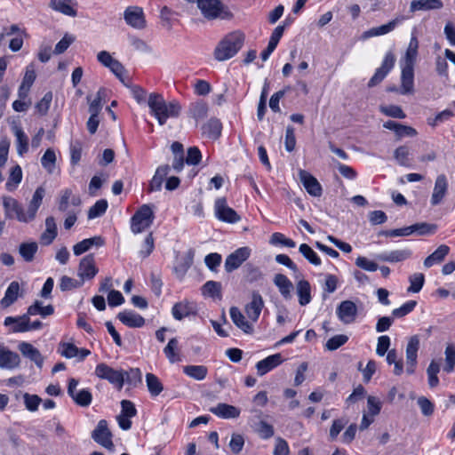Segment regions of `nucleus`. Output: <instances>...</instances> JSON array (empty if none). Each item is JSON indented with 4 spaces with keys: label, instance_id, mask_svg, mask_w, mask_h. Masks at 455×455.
<instances>
[{
    "label": "nucleus",
    "instance_id": "obj_56",
    "mask_svg": "<svg viewBox=\"0 0 455 455\" xmlns=\"http://www.w3.org/2000/svg\"><path fill=\"white\" fill-rule=\"evenodd\" d=\"M299 251L311 264L315 266H319L321 264L320 258L307 243L300 244Z\"/></svg>",
    "mask_w": 455,
    "mask_h": 455
},
{
    "label": "nucleus",
    "instance_id": "obj_31",
    "mask_svg": "<svg viewBox=\"0 0 455 455\" xmlns=\"http://www.w3.org/2000/svg\"><path fill=\"white\" fill-rule=\"evenodd\" d=\"M19 350L25 356L33 361L39 368L43 366L44 358L37 348L30 343L21 342L19 345Z\"/></svg>",
    "mask_w": 455,
    "mask_h": 455
},
{
    "label": "nucleus",
    "instance_id": "obj_1",
    "mask_svg": "<svg viewBox=\"0 0 455 455\" xmlns=\"http://www.w3.org/2000/svg\"><path fill=\"white\" fill-rule=\"evenodd\" d=\"M244 40V34L239 30L227 34L214 48V59L217 61H226L232 59L242 49Z\"/></svg>",
    "mask_w": 455,
    "mask_h": 455
},
{
    "label": "nucleus",
    "instance_id": "obj_24",
    "mask_svg": "<svg viewBox=\"0 0 455 455\" xmlns=\"http://www.w3.org/2000/svg\"><path fill=\"white\" fill-rule=\"evenodd\" d=\"M281 354H275L267 356V358L259 361L256 364L257 373L263 376L274 368L277 367L283 363Z\"/></svg>",
    "mask_w": 455,
    "mask_h": 455
},
{
    "label": "nucleus",
    "instance_id": "obj_48",
    "mask_svg": "<svg viewBox=\"0 0 455 455\" xmlns=\"http://www.w3.org/2000/svg\"><path fill=\"white\" fill-rule=\"evenodd\" d=\"M44 196L45 189L43 187H38L32 196V199L28 208L30 212V216H33L34 219L36 216V212L40 205L42 204Z\"/></svg>",
    "mask_w": 455,
    "mask_h": 455
},
{
    "label": "nucleus",
    "instance_id": "obj_9",
    "mask_svg": "<svg viewBox=\"0 0 455 455\" xmlns=\"http://www.w3.org/2000/svg\"><path fill=\"white\" fill-rule=\"evenodd\" d=\"M92 438L108 450H113L112 434L108 427V422L101 419L92 433Z\"/></svg>",
    "mask_w": 455,
    "mask_h": 455
},
{
    "label": "nucleus",
    "instance_id": "obj_27",
    "mask_svg": "<svg viewBox=\"0 0 455 455\" xmlns=\"http://www.w3.org/2000/svg\"><path fill=\"white\" fill-rule=\"evenodd\" d=\"M412 252L410 249L395 250L389 252L382 253L377 256L381 261L397 263L404 261L411 258Z\"/></svg>",
    "mask_w": 455,
    "mask_h": 455
},
{
    "label": "nucleus",
    "instance_id": "obj_11",
    "mask_svg": "<svg viewBox=\"0 0 455 455\" xmlns=\"http://www.w3.org/2000/svg\"><path fill=\"white\" fill-rule=\"evenodd\" d=\"M77 385V379H70L68 387V394L72 397L76 404L82 407H87L92 403V395L88 389L76 391Z\"/></svg>",
    "mask_w": 455,
    "mask_h": 455
},
{
    "label": "nucleus",
    "instance_id": "obj_26",
    "mask_svg": "<svg viewBox=\"0 0 455 455\" xmlns=\"http://www.w3.org/2000/svg\"><path fill=\"white\" fill-rule=\"evenodd\" d=\"M210 411L222 419H236L240 415V409L228 403H218L215 407H212Z\"/></svg>",
    "mask_w": 455,
    "mask_h": 455
},
{
    "label": "nucleus",
    "instance_id": "obj_22",
    "mask_svg": "<svg viewBox=\"0 0 455 455\" xmlns=\"http://www.w3.org/2000/svg\"><path fill=\"white\" fill-rule=\"evenodd\" d=\"M20 359L18 354L0 345V368L12 370L20 365Z\"/></svg>",
    "mask_w": 455,
    "mask_h": 455
},
{
    "label": "nucleus",
    "instance_id": "obj_21",
    "mask_svg": "<svg viewBox=\"0 0 455 455\" xmlns=\"http://www.w3.org/2000/svg\"><path fill=\"white\" fill-rule=\"evenodd\" d=\"M58 210L61 212H68L70 205L79 206L81 204V198L73 194L70 188H65L60 193L58 198Z\"/></svg>",
    "mask_w": 455,
    "mask_h": 455
},
{
    "label": "nucleus",
    "instance_id": "obj_15",
    "mask_svg": "<svg viewBox=\"0 0 455 455\" xmlns=\"http://www.w3.org/2000/svg\"><path fill=\"white\" fill-rule=\"evenodd\" d=\"M395 62V56L392 52H388L381 63V66L376 70L371 78L368 85H376L383 81L388 72L393 68Z\"/></svg>",
    "mask_w": 455,
    "mask_h": 455
},
{
    "label": "nucleus",
    "instance_id": "obj_52",
    "mask_svg": "<svg viewBox=\"0 0 455 455\" xmlns=\"http://www.w3.org/2000/svg\"><path fill=\"white\" fill-rule=\"evenodd\" d=\"M439 371H440L439 363L435 360H432L427 369L428 385L431 388L437 387L439 384V379L437 377V374Z\"/></svg>",
    "mask_w": 455,
    "mask_h": 455
},
{
    "label": "nucleus",
    "instance_id": "obj_38",
    "mask_svg": "<svg viewBox=\"0 0 455 455\" xmlns=\"http://www.w3.org/2000/svg\"><path fill=\"white\" fill-rule=\"evenodd\" d=\"M50 7L64 15L75 17L76 11L73 7V0H51Z\"/></svg>",
    "mask_w": 455,
    "mask_h": 455
},
{
    "label": "nucleus",
    "instance_id": "obj_17",
    "mask_svg": "<svg viewBox=\"0 0 455 455\" xmlns=\"http://www.w3.org/2000/svg\"><path fill=\"white\" fill-rule=\"evenodd\" d=\"M448 192V180L444 174L436 177L430 203L433 206L440 204Z\"/></svg>",
    "mask_w": 455,
    "mask_h": 455
},
{
    "label": "nucleus",
    "instance_id": "obj_39",
    "mask_svg": "<svg viewBox=\"0 0 455 455\" xmlns=\"http://www.w3.org/2000/svg\"><path fill=\"white\" fill-rule=\"evenodd\" d=\"M20 292V284L18 282H12L4 296V298L0 300V304L3 307L6 308L12 305L18 299Z\"/></svg>",
    "mask_w": 455,
    "mask_h": 455
},
{
    "label": "nucleus",
    "instance_id": "obj_37",
    "mask_svg": "<svg viewBox=\"0 0 455 455\" xmlns=\"http://www.w3.org/2000/svg\"><path fill=\"white\" fill-rule=\"evenodd\" d=\"M296 293L300 306H306L311 301V286L307 280H299L296 283Z\"/></svg>",
    "mask_w": 455,
    "mask_h": 455
},
{
    "label": "nucleus",
    "instance_id": "obj_60",
    "mask_svg": "<svg viewBox=\"0 0 455 455\" xmlns=\"http://www.w3.org/2000/svg\"><path fill=\"white\" fill-rule=\"evenodd\" d=\"M108 208V202L106 200H99L97 201L88 212V218L90 220L97 218L104 214Z\"/></svg>",
    "mask_w": 455,
    "mask_h": 455
},
{
    "label": "nucleus",
    "instance_id": "obj_34",
    "mask_svg": "<svg viewBox=\"0 0 455 455\" xmlns=\"http://www.w3.org/2000/svg\"><path fill=\"white\" fill-rule=\"evenodd\" d=\"M443 6V4L441 0H413L411 2L410 11L415 12L417 11L439 10Z\"/></svg>",
    "mask_w": 455,
    "mask_h": 455
},
{
    "label": "nucleus",
    "instance_id": "obj_33",
    "mask_svg": "<svg viewBox=\"0 0 455 455\" xmlns=\"http://www.w3.org/2000/svg\"><path fill=\"white\" fill-rule=\"evenodd\" d=\"M57 236V225L55 219L52 216L45 220V230L40 236V242L44 245L51 244Z\"/></svg>",
    "mask_w": 455,
    "mask_h": 455
},
{
    "label": "nucleus",
    "instance_id": "obj_40",
    "mask_svg": "<svg viewBox=\"0 0 455 455\" xmlns=\"http://www.w3.org/2000/svg\"><path fill=\"white\" fill-rule=\"evenodd\" d=\"M12 132L16 138L17 152L20 156H23L28 150V138L19 125L12 126Z\"/></svg>",
    "mask_w": 455,
    "mask_h": 455
},
{
    "label": "nucleus",
    "instance_id": "obj_53",
    "mask_svg": "<svg viewBox=\"0 0 455 455\" xmlns=\"http://www.w3.org/2000/svg\"><path fill=\"white\" fill-rule=\"evenodd\" d=\"M403 85H412L414 82V63L400 62Z\"/></svg>",
    "mask_w": 455,
    "mask_h": 455
},
{
    "label": "nucleus",
    "instance_id": "obj_62",
    "mask_svg": "<svg viewBox=\"0 0 455 455\" xmlns=\"http://www.w3.org/2000/svg\"><path fill=\"white\" fill-rule=\"evenodd\" d=\"M379 109L384 115L394 118L403 119L406 116L403 109L395 105L380 106Z\"/></svg>",
    "mask_w": 455,
    "mask_h": 455
},
{
    "label": "nucleus",
    "instance_id": "obj_16",
    "mask_svg": "<svg viewBox=\"0 0 455 455\" xmlns=\"http://www.w3.org/2000/svg\"><path fill=\"white\" fill-rule=\"evenodd\" d=\"M419 348V339L418 336L410 338L406 347V371L408 374H412L415 371L417 364L418 350Z\"/></svg>",
    "mask_w": 455,
    "mask_h": 455
},
{
    "label": "nucleus",
    "instance_id": "obj_23",
    "mask_svg": "<svg viewBox=\"0 0 455 455\" xmlns=\"http://www.w3.org/2000/svg\"><path fill=\"white\" fill-rule=\"evenodd\" d=\"M403 20V18H395L388 23L379 27L371 28L362 34V39L365 40L370 37L386 35L395 29L396 25Z\"/></svg>",
    "mask_w": 455,
    "mask_h": 455
},
{
    "label": "nucleus",
    "instance_id": "obj_14",
    "mask_svg": "<svg viewBox=\"0 0 455 455\" xmlns=\"http://www.w3.org/2000/svg\"><path fill=\"white\" fill-rule=\"evenodd\" d=\"M98 271L92 254L86 255L81 259L78 265L77 275L81 278L82 282L85 279H92L97 275Z\"/></svg>",
    "mask_w": 455,
    "mask_h": 455
},
{
    "label": "nucleus",
    "instance_id": "obj_6",
    "mask_svg": "<svg viewBox=\"0 0 455 455\" xmlns=\"http://www.w3.org/2000/svg\"><path fill=\"white\" fill-rule=\"evenodd\" d=\"M98 60L108 67L122 84H127L130 82L129 75L125 71L124 66L116 59H114L110 53L107 51H101L97 55Z\"/></svg>",
    "mask_w": 455,
    "mask_h": 455
},
{
    "label": "nucleus",
    "instance_id": "obj_19",
    "mask_svg": "<svg viewBox=\"0 0 455 455\" xmlns=\"http://www.w3.org/2000/svg\"><path fill=\"white\" fill-rule=\"evenodd\" d=\"M263 307L264 301L261 295L257 291H253L251 294V301L248 303L244 308L251 322L255 323L258 321Z\"/></svg>",
    "mask_w": 455,
    "mask_h": 455
},
{
    "label": "nucleus",
    "instance_id": "obj_55",
    "mask_svg": "<svg viewBox=\"0 0 455 455\" xmlns=\"http://www.w3.org/2000/svg\"><path fill=\"white\" fill-rule=\"evenodd\" d=\"M202 292L210 297H220L221 284L219 282L208 281L203 285Z\"/></svg>",
    "mask_w": 455,
    "mask_h": 455
},
{
    "label": "nucleus",
    "instance_id": "obj_7",
    "mask_svg": "<svg viewBox=\"0 0 455 455\" xmlns=\"http://www.w3.org/2000/svg\"><path fill=\"white\" fill-rule=\"evenodd\" d=\"M188 3L196 4L202 15L207 20L219 18L224 5L220 0H186Z\"/></svg>",
    "mask_w": 455,
    "mask_h": 455
},
{
    "label": "nucleus",
    "instance_id": "obj_57",
    "mask_svg": "<svg viewBox=\"0 0 455 455\" xmlns=\"http://www.w3.org/2000/svg\"><path fill=\"white\" fill-rule=\"evenodd\" d=\"M410 228L411 229V234L417 233L419 235H424L435 233L437 226L435 224L421 222L410 226Z\"/></svg>",
    "mask_w": 455,
    "mask_h": 455
},
{
    "label": "nucleus",
    "instance_id": "obj_28",
    "mask_svg": "<svg viewBox=\"0 0 455 455\" xmlns=\"http://www.w3.org/2000/svg\"><path fill=\"white\" fill-rule=\"evenodd\" d=\"M117 318L130 328H140L145 324V319L132 311H123L117 315Z\"/></svg>",
    "mask_w": 455,
    "mask_h": 455
},
{
    "label": "nucleus",
    "instance_id": "obj_3",
    "mask_svg": "<svg viewBox=\"0 0 455 455\" xmlns=\"http://www.w3.org/2000/svg\"><path fill=\"white\" fill-rule=\"evenodd\" d=\"M154 220V212L148 204L140 206L131 220V229L134 234H140L148 228Z\"/></svg>",
    "mask_w": 455,
    "mask_h": 455
},
{
    "label": "nucleus",
    "instance_id": "obj_5",
    "mask_svg": "<svg viewBox=\"0 0 455 455\" xmlns=\"http://www.w3.org/2000/svg\"><path fill=\"white\" fill-rule=\"evenodd\" d=\"M3 204L5 210V215L9 219H16L18 221L24 223L30 222L34 220L33 216H30L29 210L25 211L20 203L12 197H4Z\"/></svg>",
    "mask_w": 455,
    "mask_h": 455
},
{
    "label": "nucleus",
    "instance_id": "obj_64",
    "mask_svg": "<svg viewBox=\"0 0 455 455\" xmlns=\"http://www.w3.org/2000/svg\"><path fill=\"white\" fill-rule=\"evenodd\" d=\"M243 445H244L243 436L240 434L234 433L231 435V439L229 442V448H230L231 451L234 454L237 455L242 451Z\"/></svg>",
    "mask_w": 455,
    "mask_h": 455
},
{
    "label": "nucleus",
    "instance_id": "obj_4",
    "mask_svg": "<svg viewBox=\"0 0 455 455\" xmlns=\"http://www.w3.org/2000/svg\"><path fill=\"white\" fill-rule=\"evenodd\" d=\"M126 371L123 370H115L106 363H100L95 368V375L101 379H106L114 385L118 390H121L124 383Z\"/></svg>",
    "mask_w": 455,
    "mask_h": 455
},
{
    "label": "nucleus",
    "instance_id": "obj_36",
    "mask_svg": "<svg viewBox=\"0 0 455 455\" xmlns=\"http://www.w3.org/2000/svg\"><path fill=\"white\" fill-rule=\"evenodd\" d=\"M450 248L446 244H441L437 249L427 256L424 260L426 267H431L435 264L441 263L444 258L449 254Z\"/></svg>",
    "mask_w": 455,
    "mask_h": 455
},
{
    "label": "nucleus",
    "instance_id": "obj_45",
    "mask_svg": "<svg viewBox=\"0 0 455 455\" xmlns=\"http://www.w3.org/2000/svg\"><path fill=\"white\" fill-rule=\"evenodd\" d=\"M37 250L38 244L36 242L22 243L19 246V253L27 262L34 260Z\"/></svg>",
    "mask_w": 455,
    "mask_h": 455
},
{
    "label": "nucleus",
    "instance_id": "obj_12",
    "mask_svg": "<svg viewBox=\"0 0 455 455\" xmlns=\"http://www.w3.org/2000/svg\"><path fill=\"white\" fill-rule=\"evenodd\" d=\"M125 22L136 29H143L146 28L147 22L143 9L139 6H129L124 13Z\"/></svg>",
    "mask_w": 455,
    "mask_h": 455
},
{
    "label": "nucleus",
    "instance_id": "obj_49",
    "mask_svg": "<svg viewBox=\"0 0 455 455\" xmlns=\"http://www.w3.org/2000/svg\"><path fill=\"white\" fill-rule=\"evenodd\" d=\"M146 383L148 392L152 396H157L164 390V386L160 379L153 373L146 374Z\"/></svg>",
    "mask_w": 455,
    "mask_h": 455
},
{
    "label": "nucleus",
    "instance_id": "obj_8",
    "mask_svg": "<svg viewBox=\"0 0 455 455\" xmlns=\"http://www.w3.org/2000/svg\"><path fill=\"white\" fill-rule=\"evenodd\" d=\"M214 211L216 217L223 222L235 223L240 220V216L228 205L224 197L218 198L215 201Z\"/></svg>",
    "mask_w": 455,
    "mask_h": 455
},
{
    "label": "nucleus",
    "instance_id": "obj_25",
    "mask_svg": "<svg viewBox=\"0 0 455 455\" xmlns=\"http://www.w3.org/2000/svg\"><path fill=\"white\" fill-rule=\"evenodd\" d=\"M230 317L233 323L241 329L243 331L248 334H251L253 332V325L252 323L246 320L245 316L240 311V309L236 307H232L230 308Z\"/></svg>",
    "mask_w": 455,
    "mask_h": 455
},
{
    "label": "nucleus",
    "instance_id": "obj_42",
    "mask_svg": "<svg viewBox=\"0 0 455 455\" xmlns=\"http://www.w3.org/2000/svg\"><path fill=\"white\" fill-rule=\"evenodd\" d=\"M27 313L29 316L39 315L44 318L54 313V307L52 305L43 306L42 301L36 300L28 307Z\"/></svg>",
    "mask_w": 455,
    "mask_h": 455
},
{
    "label": "nucleus",
    "instance_id": "obj_13",
    "mask_svg": "<svg viewBox=\"0 0 455 455\" xmlns=\"http://www.w3.org/2000/svg\"><path fill=\"white\" fill-rule=\"evenodd\" d=\"M336 314L344 324H350L355 321L358 310L352 300H343L337 307Z\"/></svg>",
    "mask_w": 455,
    "mask_h": 455
},
{
    "label": "nucleus",
    "instance_id": "obj_30",
    "mask_svg": "<svg viewBox=\"0 0 455 455\" xmlns=\"http://www.w3.org/2000/svg\"><path fill=\"white\" fill-rule=\"evenodd\" d=\"M103 244L104 239L101 236H93L76 243L73 251L76 256H79L88 251L92 246L100 247Z\"/></svg>",
    "mask_w": 455,
    "mask_h": 455
},
{
    "label": "nucleus",
    "instance_id": "obj_41",
    "mask_svg": "<svg viewBox=\"0 0 455 455\" xmlns=\"http://www.w3.org/2000/svg\"><path fill=\"white\" fill-rule=\"evenodd\" d=\"M394 158L398 164L405 167L412 165L411 151L408 146H400L394 152Z\"/></svg>",
    "mask_w": 455,
    "mask_h": 455
},
{
    "label": "nucleus",
    "instance_id": "obj_50",
    "mask_svg": "<svg viewBox=\"0 0 455 455\" xmlns=\"http://www.w3.org/2000/svg\"><path fill=\"white\" fill-rule=\"evenodd\" d=\"M107 93L104 89H100L95 97L92 99L91 95L87 96V100L89 102V112H92V109L97 110V113H100L102 106L106 103Z\"/></svg>",
    "mask_w": 455,
    "mask_h": 455
},
{
    "label": "nucleus",
    "instance_id": "obj_58",
    "mask_svg": "<svg viewBox=\"0 0 455 455\" xmlns=\"http://www.w3.org/2000/svg\"><path fill=\"white\" fill-rule=\"evenodd\" d=\"M445 365L443 371L446 372H451L455 366V347L451 344L447 345L445 351Z\"/></svg>",
    "mask_w": 455,
    "mask_h": 455
},
{
    "label": "nucleus",
    "instance_id": "obj_46",
    "mask_svg": "<svg viewBox=\"0 0 455 455\" xmlns=\"http://www.w3.org/2000/svg\"><path fill=\"white\" fill-rule=\"evenodd\" d=\"M183 372L196 380H203L207 376L208 369L204 365H187L183 367Z\"/></svg>",
    "mask_w": 455,
    "mask_h": 455
},
{
    "label": "nucleus",
    "instance_id": "obj_54",
    "mask_svg": "<svg viewBox=\"0 0 455 455\" xmlns=\"http://www.w3.org/2000/svg\"><path fill=\"white\" fill-rule=\"evenodd\" d=\"M41 164L48 173H53L56 165V155L52 148H48L41 158Z\"/></svg>",
    "mask_w": 455,
    "mask_h": 455
},
{
    "label": "nucleus",
    "instance_id": "obj_10",
    "mask_svg": "<svg viewBox=\"0 0 455 455\" xmlns=\"http://www.w3.org/2000/svg\"><path fill=\"white\" fill-rule=\"evenodd\" d=\"M251 250L247 247H240L229 254L225 261V269L231 273L237 269L251 255Z\"/></svg>",
    "mask_w": 455,
    "mask_h": 455
},
{
    "label": "nucleus",
    "instance_id": "obj_35",
    "mask_svg": "<svg viewBox=\"0 0 455 455\" xmlns=\"http://www.w3.org/2000/svg\"><path fill=\"white\" fill-rule=\"evenodd\" d=\"M221 130L222 124L217 118H211L202 126L203 135L212 140H217L221 134Z\"/></svg>",
    "mask_w": 455,
    "mask_h": 455
},
{
    "label": "nucleus",
    "instance_id": "obj_63",
    "mask_svg": "<svg viewBox=\"0 0 455 455\" xmlns=\"http://www.w3.org/2000/svg\"><path fill=\"white\" fill-rule=\"evenodd\" d=\"M347 340L348 337L347 335H335L327 340L325 347L327 350L334 351L343 346Z\"/></svg>",
    "mask_w": 455,
    "mask_h": 455
},
{
    "label": "nucleus",
    "instance_id": "obj_32",
    "mask_svg": "<svg viewBox=\"0 0 455 455\" xmlns=\"http://www.w3.org/2000/svg\"><path fill=\"white\" fill-rule=\"evenodd\" d=\"M170 169L168 164L161 165L156 169L148 185L149 192L160 191L162 189L163 182L168 175Z\"/></svg>",
    "mask_w": 455,
    "mask_h": 455
},
{
    "label": "nucleus",
    "instance_id": "obj_18",
    "mask_svg": "<svg viewBox=\"0 0 455 455\" xmlns=\"http://www.w3.org/2000/svg\"><path fill=\"white\" fill-rule=\"evenodd\" d=\"M196 304L195 302L184 299L173 305L172 314L174 319L180 321L191 315H196Z\"/></svg>",
    "mask_w": 455,
    "mask_h": 455
},
{
    "label": "nucleus",
    "instance_id": "obj_44",
    "mask_svg": "<svg viewBox=\"0 0 455 455\" xmlns=\"http://www.w3.org/2000/svg\"><path fill=\"white\" fill-rule=\"evenodd\" d=\"M418 50H419V41L415 36H412L409 45L406 49V52L403 58L401 59L400 62H405V63H416L417 56H418Z\"/></svg>",
    "mask_w": 455,
    "mask_h": 455
},
{
    "label": "nucleus",
    "instance_id": "obj_29",
    "mask_svg": "<svg viewBox=\"0 0 455 455\" xmlns=\"http://www.w3.org/2000/svg\"><path fill=\"white\" fill-rule=\"evenodd\" d=\"M28 313L20 316H7L4 319V325L11 327L12 332H26L28 331Z\"/></svg>",
    "mask_w": 455,
    "mask_h": 455
},
{
    "label": "nucleus",
    "instance_id": "obj_2",
    "mask_svg": "<svg viewBox=\"0 0 455 455\" xmlns=\"http://www.w3.org/2000/svg\"><path fill=\"white\" fill-rule=\"evenodd\" d=\"M148 106L160 125L164 124L168 118L179 116L181 110V107L178 102L171 101L166 103L164 99L157 94H150Z\"/></svg>",
    "mask_w": 455,
    "mask_h": 455
},
{
    "label": "nucleus",
    "instance_id": "obj_61",
    "mask_svg": "<svg viewBox=\"0 0 455 455\" xmlns=\"http://www.w3.org/2000/svg\"><path fill=\"white\" fill-rule=\"evenodd\" d=\"M254 430L263 439H268L274 435V427L266 421L260 420L255 427Z\"/></svg>",
    "mask_w": 455,
    "mask_h": 455
},
{
    "label": "nucleus",
    "instance_id": "obj_47",
    "mask_svg": "<svg viewBox=\"0 0 455 455\" xmlns=\"http://www.w3.org/2000/svg\"><path fill=\"white\" fill-rule=\"evenodd\" d=\"M164 353L171 363L180 361L179 341L176 338L169 340L167 346L164 348Z\"/></svg>",
    "mask_w": 455,
    "mask_h": 455
},
{
    "label": "nucleus",
    "instance_id": "obj_59",
    "mask_svg": "<svg viewBox=\"0 0 455 455\" xmlns=\"http://www.w3.org/2000/svg\"><path fill=\"white\" fill-rule=\"evenodd\" d=\"M410 286L409 292H419L423 287L425 276L422 273H415L409 277Z\"/></svg>",
    "mask_w": 455,
    "mask_h": 455
},
{
    "label": "nucleus",
    "instance_id": "obj_20",
    "mask_svg": "<svg viewBox=\"0 0 455 455\" xmlns=\"http://www.w3.org/2000/svg\"><path fill=\"white\" fill-rule=\"evenodd\" d=\"M300 182L303 184L307 192L313 196L322 195V187L317 180L305 170L299 171Z\"/></svg>",
    "mask_w": 455,
    "mask_h": 455
},
{
    "label": "nucleus",
    "instance_id": "obj_43",
    "mask_svg": "<svg viewBox=\"0 0 455 455\" xmlns=\"http://www.w3.org/2000/svg\"><path fill=\"white\" fill-rule=\"evenodd\" d=\"M274 283L277 286L280 293L285 298H291L293 288L292 283L283 274H277L274 277Z\"/></svg>",
    "mask_w": 455,
    "mask_h": 455
},
{
    "label": "nucleus",
    "instance_id": "obj_51",
    "mask_svg": "<svg viewBox=\"0 0 455 455\" xmlns=\"http://www.w3.org/2000/svg\"><path fill=\"white\" fill-rule=\"evenodd\" d=\"M22 179V171L20 165H15L12 168L9 179L5 184L7 190L13 191L20 183Z\"/></svg>",
    "mask_w": 455,
    "mask_h": 455
}]
</instances>
